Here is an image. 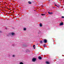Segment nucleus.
<instances>
[{
    "mask_svg": "<svg viewBox=\"0 0 64 64\" xmlns=\"http://www.w3.org/2000/svg\"><path fill=\"white\" fill-rule=\"evenodd\" d=\"M36 60V58H33L32 59V61L33 62H35Z\"/></svg>",
    "mask_w": 64,
    "mask_h": 64,
    "instance_id": "nucleus-1",
    "label": "nucleus"
},
{
    "mask_svg": "<svg viewBox=\"0 0 64 64\" xmlns=\"http://www.w3.org/2000/svg\"><path fill=\"white\" fill-rule=\"evenodd\" d=\"M47 40L46 39H44V40L43 41V42H44V43H47Z\"/></svg>",
    "mask_w": 64,
    "mask_h": 64,
    "instance_id": "nucleus-2",
    "label": "nucleus"
},
{
    "mask_svg": "<svg viewBox=\"0 0 64 64\" xmlns=\"http://www.w3.org/2000/svg\"><path fill=\"white\" fill-rule=\"evenodd\" d=\"M63 22H61L60 24V26H61L62 25H63Z\"/></svg>",
    "mask_w": 64,
    "mask_h": 64,
    "instance_id": "nucleus-3",
    "label": "nucleus"
},
{
    "mask_svg": "<svg viewBox=\"0 0 64 64\" xmlns=\"http://www.w3.org/2000/svg\"><path fill=\"white\" fill-rule=\"evenodd\" d=\"M38 58L40 60H41L42 59V57H41L40 56H39L38 57Z\"/></svg>",
    "mask_w": 64,
    "mask_h": 64,
    "instance_id": "nucleus-4",
    "label": "nucleus"
},
{
    "mask_svg": "<svg viewBox=\"0 0 64 64\" xmlns=\"http://www.w3.org/2000/svg\"><path fill=\"white\" fill-rule=\"evenodd\" d=\"M46 64H50V62H46Z\"/></svg>",
    "mask_w": 64,
    "mask_h": 64,
    "instance_id": "nucleus-5",
    "label": "nucleus"
},
{
    "mask_svg": "<svg viewBox=\"0 0 64 64\" xmlns=\"http://www.w3.org/2000/svg\"><path fill=\"white\" fill-rule=\"evenodd\" d=\"M48 13L49 14H52V12H48Z\"/></svg>",
    "mask_w": 64,
    "mask_h": 64,
    "instance_id": "nucleus-6",
    "label": "nucleus"
},
{
    "mask_svg": "<svg viewBox=\"0 0 64 64\" xmlns=\"http://www.w3.org/2000/svg\"><path fill=\"white\" fill-rule=\"evenodd\" d=\"M40 27H42V24H40Z\"/></svg>",
    "mask_w": 64,
    "mask_h": 64,
    "instance_id": "nucleus-7",
    "label": "nucleus"
},
{
    "mask_svg": "<svg viewBox=\"0 0 64 64\" xmlns=\"http://www.w3.org/2000/svg\"><path fill=\"white\" fill-rule=\"evenodd\" d=\"M28 3H29V4H31L32 2H30V1H29L28 2Z\"/></svg>",
    "mask_w": 64,
    "mask_h": 64,
    "instance_id": "nucleus-8",
    "label": "nucleus"
},
{
    "mask_svg": "<svg viewBox=\"0 0 64 64\" xmlns=\"http://www.w3.org/2000/svg\"><path fill=\"white\" fill-rule=\"evenodd\" d=\"M40 44H42V43H43V42L42 41H40Z\"/></svg>",
    "mask_w": 64,
    "mask_h": 64,
    "instance_id": "nucleus-9",
    "label": "nucleus"
},
{
    "mask_svg": "<svg viewBox=\"0 0 64 64\" xmlns=\"http://www.w3.org/2000/svg\"><path fill=\"white\" fill-rule=\"evenodd\" d=\"M24 31H26V28H24Z\"/></svg>",
    "mask_w": 64,
    "mask_h": 64,
    "instance_id": "nucleus-10",
    "label": "nucleus"
},
{
    "mask_svg": "<svg viewBox=\"0 0 64 64\" xmlns=\"http://www.w3.org/2000/svg\"><path fill=\"white\" fill-rule=\"evenodd\" d=\"M44 48H45L46 47V45L45 44H44Z\"/></svg>",
    "mask_w": 64,
    "mask_h": 64,
    "instance_id": "nucleus-11",
    "label": "nucleus"
},
{
    "mask_svg": "<svg viewBox=\"0 0 64 64\" xmlns=\"http://www.w3.org/2000/svg\"><path fill=\"white\" fill-rule=\"evenodd\" d=\"M20 64H23V63L22 62H20Z\"/></svg>",
    "mask_w": 64,
    "mask_h": 64,
    "instance_id": "nucleus-12",
    "label": "nucleus"
},
{
    "mask_svg": "<svg viewBox=\"0 0 64 64\" xmlns=\"http://www.w3.org/2000/svg\"><path fill=\"white\" fill-rule=\"evenodd\" d=\"M11 34H12V35H13L14 34V33H11Z\"/></svg>",
    "mask_w": 64,
    "mask_h": 64,
    "instance_id": "nucleus-13",
    "label": "nucleus"
},
{
    "mask_svg": "<svg viewBox=\"0 0 64 64\" xmlns=\"http://www.w3.org/2000/svg\"><path fill=\"white\" fill-rule=\"evenodd\" d=\"M45 15V14H41V15L42 16Z\"/></svg>",
    "mask_w": 64,
    "mask_h": 64,
    "instance_id": "nucleus-14",
    "label": "nucleus"
},
{
    "mask_svg": "<svg viewBox=\"0 0 64 64\" xmlns=\"http://www.w3.org/2000/svg\"><path fill=\"white\" fill-rule=\"evenodd\" d=\"M58 7V8H59V7H60V6H56Z\"/></svg>",
    "mask_w": 64,
    "mask_h": 64,
    "instance_id": "nucleus-15",
    "label": "nucleus"
},
{
    "mask_svg": "<svg viewBox=\"0 0 64 64\" xmlns=\"http://www.w3.org/2000/svg\"><path fill=\"white\" fill-rule=\"evenodd\" d=\"M62 18H64V16H62Z\"/></svg>",
    "mask_w": 64,
    "mask_h": 64,
    "instance_id": "nucleus-16",
    "label": "nucleus"
},
{
    "mask_svg": "<svg viewBox=\"0 0 64 64\" xmlns=\"http://www.w3.org/2000/svg\"><path fill=\"white\" fill-rule=\"evenodd\" d=\"M12 56L13 57H15V56H14V55H13Z\"/></svg>",
    "mask_w": 64,
    "mask_h": 64,
    "instance_id": "nucleus-17",
    "label": "nucleus"
},
{
    "mask_svg": "<svg viewBox=\"0 0 64 64\" xmlns=\"http://www.w3.org/2000/svg\"><path fill=\"white\" fill-rule=\"evenodd\" d=\"M54 6H57L56 4H54Z\"/></svg>",
    "mask_w": 64,
    "mask_h": 64,
    "instance_id": "nucleus-18",
    "label": "nucleus"
},
{
    "mask_svg": "<svg viewBox=\"0 0 64 64\" xmlns=\"http://www.w3.org/2000/svg\"><path fill=\"white\" fill-rule=\"evenodd\" d=\"M35 46V45H34L33 46V47H34V46Z\"/></svg>",
    "mask_w": 64,
    "mask_h": 64,
    "instance_id": "nucleus-19",
    "label": "nucleus"
},
{
    "mask_svg": "<svg viewBox=\"0 0 64 64\" xmlns=\"http://www.w3.org/2000/svg\"><path fill=\"white\" fill-rule=\"evenodd\" d=\"M2 32L1 31H0V33H1Z\"/></svg>",
    "mask_w": 64,
    "mask_h": 64,
    "instance_id": "nucleus-20",
    "label": "nucleus"
},
{
    "mask_svg": "<svg viewBox=\"0 0 64 64\" xmlns=\"http://www.w3.org/2000/svg\"><path fill=\"white\" fill-rule=\"evenodd\" d=\"M34 49H35V47H34Z\"/></svg>",
    "mask_w": 64,
    "mask_h": 64,
    "instance_id": "nucleus-21",
    "label": "nucleus"
},
{
    "mask_svg": "<svg viewBox=\"0 0 64 64\" xmlns=\"http://www.w3.org/2000/svg\"><path fill=\"white\" fill-rule=\"evenodd\" d=\"M6 29H7V28H6Z\"/></svg>",
    "mask_w": 64,
    "mask_h": 64,
    "instance_id": "nucleus-22",
    "label": "nucleus"
},
{
    "mask_svg": "<svg viewBox=\"0 0 64 64\" xmlns=\"http://www.w3.org/2000/svg\"><path fill=\"white\" fill-rule=\"evenodd\" d=\"M49 1H50V0H49Z\"/></svg>",
    "mask_w": 64,
    "mask_h": 64,
    "instance_id": "nucleus-23",
    "label": "nucleus"
}]
</instances>
